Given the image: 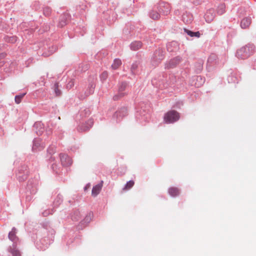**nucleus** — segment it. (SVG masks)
<instances>
[{"instance_id": "f257e3e1", "label": "nucleus", "mask_w": 256, "mask_h": 256, "mask_svg": "<svg viewBox=\"0 0 256 256\" xmlns=\"http://www.w3.org/2000/svg\"><path fill=\"white\" fill-rule=\"evenodd\" d=\"M180 118L179 114L176 110H170L165 114L164 120L166 123H173Z\"/></svg>"}, {"instance_id": "f03ea898", "label": "nucleus", "mask_w": 256, "mask_h": 256, "mask_svg": "<svg viewBox=\"0 0 256 256\" xmlns=\"http://www.w3.org/2000/svg\"><path fill=\"white\" fill-rule=\"evenodd\" d=\"M253 53L252 46H246L237 51L236 56L240 58L244 59Z\"/></svg>"}, {"instance_id": "7ed1b4c3", "label": "nucleus", "mask_w": 256, "mask_h": 256, "mask_svg": "<svg viewBox=\"0 0 256 256\" xmlns=\"http://www.w3.org/2000/svg\"><path fill=\"white\" fill-rule=\"evenodd\" d=\"M127 115V110L126 108H121L114 114L113 117L120 120Z\"/></svg>"}, {"instance_id": "20e7f679", "label": "nucleus", "mask_w": 256, "mask_h": 256, "mask_svg": "<svg viewBox=\"0 0 256 256\" xmlns=\"http://www.w3.org/2000/svg\"><path fill=\"white\" fill-rule=\"evenodd\" d=\"M93 124V120H89L87 121L86 124L79 126L78 130L80 132L87 131L90 130V128H92Z\"/></svg>"}, {"instance_id": "39448f33", "label": "nucleus", "mask_w": 256, "mask_h": 256, "mask_svg": "<svg viewBox=\"0 0 256 256\" xmlns=\"http://www.w3.org/2000/svg\"><path fill=\"white\" fill-rule=\"evenodd\" d=\"M103 182V181L102 180L100 184L92 188V194L93 196H96L100 193L102 187Z\"/></svg>"}, {"instance_id": "423d86ee", "label": "nucleus", "mask_w": 256, "mask_h": 256, "mask_svg": "<svg viewBox=\"0 0 256 256\" xmlns=\"http://www.w3.org/2000/svg\"><path fill=\"white\" fill-rule=\"evenodd\" d=\"M181 61V58L179 56H177L172 60H171L166 65L168 68H170L176 66Z\"/></svg>"}, {"instance_id": "0eeeda50", "label": "nucleus", "mask_w": 256, "mask_h": 256, "mask_svg": "<svg viewBox=\"0 0 256 256\" xmlns=\"http://www.w3.org/2000/svg\"><path fill=\"white\" fill-rule=\"evenodd\" d=\"M164 58L162 52L160 50H156L154 54L153 60L156 61L157 64L159 63Z\"/></svg>"}, {"instance_id": "6e6552de", "label": "nucleus", "mask_w": 256, "mask_h": 256, "mask_svg": "<svg viewBox=\"0 0 256 256\" xmlns=\"http://www.w3.org/2000/svg\"><path fill=\"white\" fill-rule=\"evenodd\" d=\"M61 162L64 166L70 165L72 163L71 159L66 155H60Z\"/></svg>"}, {"instance_id": "1a4fd4ad", "label": "nucleus", "mask_w": 256, "mask_h": 256, "mask_svg": "<svg viewBox=\"0 0 256 256\" xmlns=\"http://www.w3.org/2000/svg\"><path fill=\"white\" fill-rule=\"evenodd\" d=\"M251 24V20L250 18H246L241 21L240 26L242 28H248Z\"/></svg>"}, {"instance_id": "9d476101", "label": "nucleus", "mask_w": 256, "mask_h": 256, "mask_svg": "<svg viewBox=\"0 0 256 256\" xmlns=\"http://www.w3.org/2000/svg\"><path fill=\"white\" fill-rule=\"evenodd\" d=\"M127 86V84L126 82H122L118 87V92H120V94L121 96H124L127 94L124 92Z\"/></svg>"}, {"instance_id": "9b49d317", "label": "nucleus", "mask_w": 256, "mask_h": 256, "mask_svg": "<svg viewBox=\"0 0 256 256\" xmlns=\"http://www.w3.org/2000/svg\"><path fill=\"white\" fill-rule=\"evenodd\" d=\"M16 228H12L11 232H9L8 234V238L10 240L13 242H16L18 239L17 236H16Z\"/></svg>"}, {"instance_id": "f8f14e48", "label": "nucleus", "mask_w": 256, "mask_h": 256, "mask_svg": "<svg viewBox=\"0 0 256 256\" xmlns=\"http://www.w3.org/2000/svg\"><path fill=\"white\" fill-rule=\"evenodd\" d=\"M168 193L171 196L174 197L180 194V191L178 188L172 187L168 189Z\"/></svg>"}, {"instance_id": "ddd939ff", "label": "nucleus", "mask_w": 256, "mask_h": 256, "mask_svg": "<svg viewBox=\"0 0 256 256\" xmlns=\"http://www.w3.org/2000/svg\"><path fill=\"white\" fill-rule=\"evenodd\" d=\"M142 44L140 42H134L130 44L131 49L133 50H136L140 48Z\"/></svg>"}, {"instance_id": "4468645a", "label": "nucleus", "mask_w": 256, "mask_h": 256, "mask_svg": "<svg viewBox=\"0 0 256 256\" xmlns=\"http://www.w3.org/2000/svg\"><path fill=\"white\" fill-rule=\"evenodd\" d=\"M122 64L121 60L118 58L114 60V63L112 65V68L114 70L117 69Z\"/></svg>"}, {"instance_id": "2eb2a0df", "label": "nucleus", "mask_w": 256, "mask_h": 256, "mask_svg": "<svg viewBox=\"0 0 256 256\" xmlns=\"http://www.w3.org/2000/svg\"><path fill=\"white\" fill-rule=\"evenodd\" d=\"M10 252L13 256H20V251L16 248V246L14 245H13L12 248H10Z\"/></svg>"}, {"instance_id": "dca6fc26", "label": "nucleus", "mask_w": 256, "mask_h": 256, "mask_svg": "<svg viewBox=\"0 0 256 256\" xmlns=\"http://www.w3.org/2000/svg\"><path fill=\"white\" fill-rule=\"evenodd\" d=\"M150 18L153 20H158L160 18V14L156 11L152 10L150 14Z\"/></svg>"}, {"instance_id": "f3484780", "label": "nucleus", "mask_w": 256, "mask_h": 256, "mask_svg": "<svg viewBox=\"0 0 256 256\" xmlns=\"http://www.w3.org/2000/svg\"><path fill=\"white\" fill-rule=\"evenodd\" d=\"M134 184V182L133 180H130L125 185L124 187L123 188L124 190H128L130 189Z\"/></svg>"}, {"instance_id": "a211bd4d", "label": "nucleus", "mask_w": 256, "mask_h": 256, "mask_svg": "<svg viewBox=\"0 0 256 256\" xmlns=\"http://www.w3.org/2000/svg\"><path fill=\"white\" fill-rule=\"evenodd\" d=\"M186 32L190 36H196L198 38L200 36V33L198 32H192L189 30H186Z\"/></svg>"}, {"instance_id": "6ab92c4d", "label": "nucleus", "mask_w": 256, "mask_h": 256, "mask_svg": "<svg viewBox=\"0 0 256 256\" xmlns=\"http://www.w3.org/2000/svg\"><path fill=\"white\" fill-rule=\"evenodd\" d=\"M26 94H23L20 95L16 96L15 97V102L16 104H18L21 102L22 99L25 96Z\"/></svg>"}, {"instance_id": "aec40b11", "label": "nucleus", "mask_w": 256, "mask_h": 256, "mask_svg": "<svg viewBox=\"0 0 256 256\" xmlns=\"http://www.w3.org/2000/svg\"><path fill=\"white\" fill-rule=\"evenodd\" d=\"M51 13V9L48 7L44 8V15L48 16Z\"/></svg>"}, {"instance_id": "412c9836", "label": "nucleus", "mask_w": 256, "mask_h": 256, "mask_svg": "<svg viewBox=\"0 0 256 256\" xmlns=\"http://www.w3.org/2000/svg\"><path fill=\"white\" fill-rule=\"evenodd\" d=\"M6 41L14 43L16 41V36H12L10 38H8L6 39Z\"/></svg>"}, {"instance_id": "4be33fe9", "label": "nucleus", "mask_w": 256, "mask_h": 256, "mask_svg": "<svg viewBox=\"0 0 256 256\" xmlns=\"http://www.w3.org/2000/svg\"><path fill=\"white\" fill-rule=\"evenodd\" d=\"M124 96H121L120 94V92H118V94H115L114 96H113V100H118L120 99L121 98H122V97H124Z\"/></svg>"}, {"instance_id": "5701e85b", "label": "nucleus", "mask_w": 256, "mask_h": 256, "mask_svg": "<svg viewBox=\"0 0 256 256\" xmlns=\"http://www.w3.org/2000/svg\"><path fill=\"white\" fill-rule=\"evenodd\" d=\"M224 11V6L223 5H222L220 6V10H218V12L220 14H222Z\"/></svg>"}, {"instance_id": "b1692460", "label": "nucleus", "mask_w": 256, "mask_h": 256, "mask_svg": "<svg viewBox=\"0 0 256 256\" xmlns=\"http://www.w3.org/2000/svg\"><path fill=\"white\" fill-rule=\"evenodd\" d=\"M107 76H108V74L106 72H104L102 74V77L104 79H106V78H107Z\"/></svg>"}, {"instance_id": "393cba45", "label": "nucleus", "mask_w": 256, "mask_h": 256, "mask_svg": "<svg viewBox=\"0 0 256 256\" xmlns=\"http://www.w3.org/2000/svg\"><path fill=\"white\" fill-rule=\"evenodd\" d=\"M182 19H183V20L184 22H185L186 23H189V22H191V20H186L185 15L184 14L183 15V16H182Z\"/></svg>"}, {"instance_id": "a878e982", "label": "nucleus", "mask_w": 256, "mask_h": 256, "mask_svg": "<svg viewBox=\"0 0 256 256\" xmlns=\"http://www.w3.org/2000/svg\"><path fill=\"white\" fill-rule=\"evenodd\" d=\"M208 14H209V13H208H208L206 14V20H208V21H209V20H212V18H213V17H212V18H210V19H208Z\"/></svg>"}, {"instance_id": "bb28decb", "label": "nucleus", "mask_w": 256, "mask_h": 256, "mask_svg": "<svg viewBox=\"0 0 256 256\" xmlns=\"http://www.w3.org/2000/svg\"><path fill=\"white\" fill-rule=\"evenodd\" d=\"M66 24V22H60V25L61 26H64L65 24Z\"/></svg>"}, {"instance_id": "cd10ccee", "label": "nucleus", "mask_w": 256, "mask_h": 256, "mask_svg": "<svg viewBox=\"0 0 256 256\" xmlns=\"http://www.w3.org/2000/svg\"><path fill=\"white\" fill-rule=\"evenodd\" d=\"M55 92L57 96H58L60 94V92L58 90H56Z\"/></svg>"}, {"instance_id": "c85d7f7f", "label": "nucleus", "mask_w": 256, "mask_h": 256, "mask_svg": "<svg viewBox=\"0 0 256 256\" xmlns=\"http://www.w3.org/2000/svg\"><path fill=\"white\" fill-rule=\"evenodd\" d=\"M132 68H135L134 67V66H132Z\"/></svg>"}]
</instances>
